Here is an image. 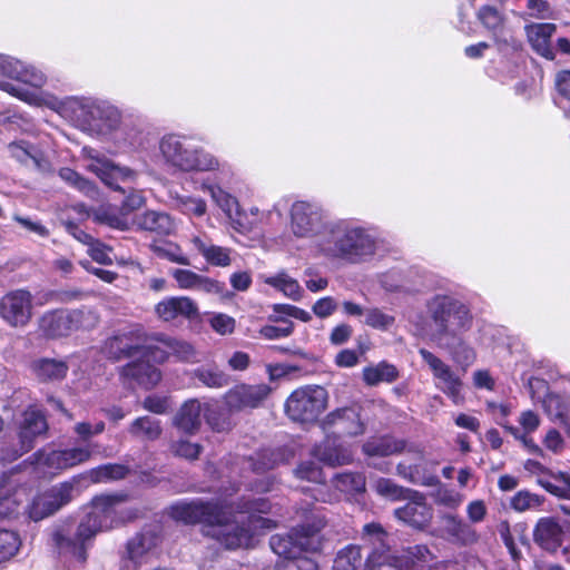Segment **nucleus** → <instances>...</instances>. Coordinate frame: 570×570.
I'll use <instances>...</instances> for the list:
<instances>
[{"mask_svg": "<svg viewBox=\"0 0 570 570\" xmlns=\"http://www.w3.org/2000/svg\"><path fill=\"white\" fill-rule=\"evenodd\" d=\"M268 510L269 503L263 499L248 501L240 507L242 513H248L245 520L233 515L226 503L194 500L173 505L170 514L187 524L202 523L205 535L215 539L226 549L235 550L250 548L256 534L275 527L273 520L261 515Z\"/></svg>", "mask_w": 570, "mask_h": 570, "instance_id": "1", "label": "nucleus"}, {"mask_svg": "<svg viewBox=\"0 0 570 570\" xmlns=\"http://www.w3.org/2000/svg\"><path fill=\"white\" fill-rule=\"evenodd\" d=\"M124 502L125 498L121 495L106 494L94 498L90 510L80 521L73 538L66 537L61 530L52 533L59 552L85 563L87 551L99 532L108 531L135 517L124 507Z\"/></svg>", "mask_w": 570, "mask_h": 570, "instance_id": "2", "label": "nucleus"}, {"mask_svg": "<svg viewBox=\"0 0 570 570\" xmlns=\"http://www.w3.org/2000/svg\"><path fill=\"white\" fill-rule=\"evenodd\" d=\"M376 250L375 238L364 228L332 222L327 234L317 238L312 246L315 257L357 264L373 256Z\"/></svg>", "mask_w": 570, "mask_h": 570, "instance_id": "3", "label": "nucleus"}, {"mask_svg": "<svg viewBox=\"0 0 570 570\" xmlns=\"http://www.w3.org/2000/svg\"><path fill=\"white\" fill-rule=\"evenodd\" d=\"M433 321L432 337L438 345H450V340L470 328L472 317L468 307L455 298L436 295L428 303Z\"/></svg>", "mask_w": 570, "mask_h": 570, "instance_id": "4", "label": "nucleus"}, {"mask_svg": "<svg viewBox=\"0 0 570 570\" xmlns=\"http://www.w3.org/2000/svg\"><path fill=\"white\" fill-rule=\"evenodd\" d=\"M0 76L10 79L0 80L2 91L30 105H40L39 95L22 85L41 88L47 81V77L41 70L10 56L0 55Z\"/></svg>", "mask_w": 570, "mask_h": 570, "instance_id": "5", "label": "nucleus"}, {"mask_svg": "<svg viewBox=\"0 0 570 570\" xmlns=\"http://www.w3.org/2000/svg\"><path fill=\"white\" fill-rule=\"evenodd\" d=\"M159 151L166 164L184 171L214 170L218 167V160L213 155L197 148L185 137H163L159 141Z\"/></svg>", "mask_w": 570, "mask_h": 570, "instance_id": "6", "label": "nucleus"}, {"mask_svg": "<svg viewBox=\"0 0 570 570\" xmlns=\"http://www.w3.org/2000/svg\"><path fill=\"white\" fill-rule=\"evenodd\" d=\"M325 523L323 517H315L312 522L293 528L288 533L274 534L269 540L271 549L282 559H293L302 557L304 552H315L321 546L318 532Z\"/></svg>", "mask_w": 570, "mask_h": 570, "instance_id": "7", "label": "nucleus"}, {"mask_svg": "<svg viewBox=\"0 0 570 570\" xmlns=\"http://www.w3.org/2000/svg\"><path fill=\"white\" fill-rule=\"evenodd\" d=\"M327 391L320 385H305L294 390L284 404L285 414L294 422L313 423L325 411Z\"/></svg>", "mask_w": 570, "mask_h": 570, "instance_id": "8", "label": "nucleus"}, {"mask_svg": "<svg viewBox=\"0 0 570 570\" xmlns=\"http://www.w3.org/2000/svg\"><path fill=\"white\" fill-rule=\"evenodd\" d=\"M332 224L322 206L297 200L289 209V230L296 238H317L326 236Z\"/></svg>", "mask_w": 570, "mask_h": 570, "instance_id": "9", "label": "nucleus"}, {"mask_svg": "<svg viewBox=\"0 0 570 570\" xmlns=\"http://www.w3.org/2000/svg\"><path fill=\"white\" fill-rule=\"evenodd\" d=\"M79 494L77 481H66L33 498L28 507V515L33 521H40L57 512Z\"/></svg>", "mask_w": 570, "mask_h": 570, "instance_id": "10", "label": "nucleus"}, {"mask_svg": "<svg viewBox=\"0 0 570 570\" xmlns=\"http://www.w3.org/2000/svg\"><path fill=\"white\" fill-rule=\"evenodd\" d=\"M91 455L90 444L50 452L38 451L35 453V463L42 473L55 475L63 470L86 463Z\"/></svg>", "mask_w": 570, "mask_h": 570, "instance_id": "11", "label": "nucleus"}, {"mask_svg": "<svg viewBox=\"0 0 570 570\" xmlns=\"http://www.w3.org/2000/svg\"><path fill=\"white\" fill-rule=\"evenodd\" d=\"M33 316V295L24 288L7 292L0 297V318L12 328H23Z\"/></svg>", "mask_w": 570, "mask_h": 570, "instance_id": "12", "label": "nucleus"}, {"mask_svg": "<svg viewBox=\"0 0 570 570\" xmlns=\"http://www.w3.org/2000/svg\"><path fill=\"white\" fill-rule=\"evenodd\" d=\"M419 353L433 374L435 387L450 397L455 405L462 404L464 396L461 377L432 352L420 348Z\"/></svg>", "mask_w": 570, "mask_h": 570, "instance_id": "13", "label": "nucleus"}, {"mask_svg": "<svg viewBox=\"0 0 570 570\" xmlns=\"http://www.w3.org/2000/svg\"><path fill=\"white\" fill-rule=\"evenodd\" d=\"M531 397L542 403V407L549 419L561 425H568L570 420V399L554 392H550L548 383L538 377H531L528 382Z\"/></svg>", "mask_w": 570, "mask_h": 570, "instance_id": "14", "label": "nucleus"}, {"mask_svg": "<svg viewBox=\"0 0 570 570\" xmlns=\"http://www.w3.org/2000/svg\"><path fill=\"white\" fill-rule=\"evenodd\" d=\"M272 393V387L265 383L237 384L224 394V404L229 413L259 407Z\"/></svg>", "mask_w": 570, "mask_h": 570, "instance_id": "15", "label": "nucleus"}, {"mask_svg": "<svg viewBox=\"0 0 570 570\" xmlns=\"http://www.w3.org/2000/svg\"><path fill=\"white\" fill-rule=\"evenodd\" d=\"M70 108L78 112L79 120L89 126H99L97 121H102L101 130H112L120 121L119 111L105 102L91 99H75L70 102Z\"/></svg>", "mask_w": 570, "mask_h": 570, "instance_id": "16", "label": "nucleus"}, {"mask_svg": "<svg viewBox=\"0 0 570 570\" xmlns=\"http://www.w3.org/2000/svg\"><path fill=\"white\" fill-rule=\"evenodd\" d=\"M146 347L156 362H165L169 356H175L183 362H193L197 356L195 347L189 342L165 334L150 336Z\"/></svg>", "mask_w": 570, "mask_h": 570, "instance_id": "17", "label": "nucleus"}, {"mask_svg": "<svg viewBox=\"0 0 570 570\" xmlns=\"http://www.w3.org/2000/svg\"><path fill=\"white\" fill-rule=\"evenodd\" d=\"M82 154L87 160L86 169L96 174L106 185L115 189L120 188L117 185L119 180H132L136 176V173L130 168L115 165L95 149L85 147Z\"/></svg>", "mask_w": 570, "mask_h": 570, "instance_id": "18", "label": "nucleus"}, {"mask_svg": "<svg viewBox=\"0 0 570 570\" xmlns=\"http://www.w3.org/2000/svg\"><path fill=\"white\" fill-rule=\"evenodd\" d=\"M434 534L455 546H470L479 540L476 531L469 523L451 513L440 517Z\"/></svg>", "mask_w": 570, "mask_h": 570, "instance_id": "19", "label": "nucleus"}, {"mask_svg": "<svg viewBox=\"0 0 570 570\" xmlns=\"http://www.w3.org/2000/svg\"><path fill=\"white\" fill-rule=\"evenodd\" d=\"M48 429L43 414L37 409H28L23 412L20 423L19 440L20 449L14 450L10 455L3 456V461L11 462L33 448V440L43 434Z\"/></svg>", "mask_w": 570, "mask_h": 570, "instance_id": "20", "label": "nucleus"}, {"mask_svg": "<svg viewBox=\"0 0 570 570\" xmlns=\"http://www.w3.org/2000/svg\"><path fill=\"white\" fill-rule=\"evenodd\" d=\"M147 344L148 338L142 341L138 331L121 332L105 342L102 352L108 358L118 361L124 357L134 356L142 351L144 354H148Z\"/></svg>", "mask_w": 570, "mask_h": 570, "instance_id": "21", "label": "nucleus"}, {"mask_svg": "<svg viewBox=\"0 0 570 570\" xmlns=\"http://www.w3.org/2000/svg\"><path fill=\"white\" fill-rule=\"evenodd\" d=\"M157 537L151 532L135 535L127 543V554L121 570H138L142 564L149 563L155 557Z\"/></svg>", "mask_w": 570, "mask_h": 570, "instance_id": "22", "label": "nucleus"}, {"mask_svg": "<svg viewBox=\"0 0 570 570\" xmlns=\"http://www.w3.org/2000/svg\"><path fill=\"white\" fill-rule=\"evenodd\" d=\"M80 320L79 311H53L40 318L39 326L46 336L57 338L73 332L79 326Z\"/></svg>", "mask_w": 570, "mask_h": 570, "instance_id": "23", "label": "nucleus"}, {"mask_svg": "<svg viewBox=\"0 0 570 570\" xmlns=\"http://www.w3.org/2000/svg\"><path fill=\"white\" fill-rule=\"evenodd\" d=\"M406 500L407 502L403 507L395 509L394 515L404 523L423 529L432 520L433 510L431 505L426 503L422 493L414 490Z\"/></svg>", "mask_w": 570, "mask_h": 570, "instance_id": "24", "label": "nucleus"}, {"mask_svg": "<svg viewBox=\"0 0 570 570\" xmlns=\"http://www.w3.org/2000/svg\"><path fill=\"white\" fill-rule=\"evenodd\" d=\"M198 314L197 304L187 296L166 297L155 305V315L166 323L180 318L194 320Z\"/></svg>", "mask_w": 570, "mask_h": 570, "instance_id": "25", "label": "nucleus"}, {"mask_svg": "<svg viewBox=\"0 0 570 570\" xmlns=\"http://www.w3.org/2000/svg\"><path fill=\"white\" fill-rule=\"evenodd\" d=\"M203 190L209 193L213 200L232 220L237 230H250L254 225L258 223V219H247V216L240 210L237 199L222 188L212 185H203Z\"/></svg>", "mask_w": 570, "mask_h": 570, "instance_id": "26", "label": "nucleus"}, {"mask_svg": "<svg viewBox=\"0 0 570 570\" xmlns=\"http://www.w3.org/2000/svg\"><path fill=\"white\" fill-rule=\"evenodd\" d=\"M324 430L334 429L336 433L356 436L364 433V424L355 407H342L328 413L322 422Z\"/></svg>", "mask_w": 570, "mask_h": 570, "instance_id": "27", "label": "nucleus"}, {"mask_svg": "<svg viewBox=\"0 0 570 570\" xmlns=\"http://www.w3.org/2000/svg\"><path fill=\"white\" fill-rule=\"evenodd\" d=\"M120 377L125 384L151 389L161 380L159 368L146 361H134L120 368Z\"/></svg>", "mask_w": 570, "mask_h": 570, "instance_id": "28", "label": "nucleus"}, {"mask_svg": "<svg viewBox=\"0 0 570 570\" xmlns=\"http://www.w3.org/2000/svg\"><path fill=\"white\" fill-rule=\"evenodd\" d=\"M311 454L320 462L332 468L353 462L352 449L337 443V440L331 436H326L321 443L315 444Z\"/></svg>", "mask_w": 570, "mask_h": 570, "instance_id": "29", "label": "nucleus"}, {"mask_svg": "<svg viewBox=\"0 0 570 570\" xmlns=\"http://www.w3.org/2000/svg\"><path fill=\"white\" fill-rule=\"evenodd\" d=\"M194 249L212 266L227 267L232 264L233 250L215 245L206 234H195L189 239Z\"/></svg>", "mask_w": 570, "mask_h": 570, "instance_id": "30", "label": "nucleus"}, {"mask_svg": "<svg viewBox=\"0 0 570 570\" xmlns=\"http://www.w3.org/2000/svg\"><path fill=\"white\" fill-rule=\"evenodd\" d=\"M528 40L532 49L540 56L552 60L554 58L550 39L556 32L553 23H531L525 27Z\"/></svg>", "mask_w": 570, "mask_h": 570, "instance_id": "31", "label": "nucleus"}, {"mask_svg": "<svg viewBox=\"0 0 570 570\" xmlns=\"http://www.w3.org/2000/svg\"><path fill=\"white\" fill-rule=\"evenodd\" d=\"M476 16L482 26L493 32L500 50L508 46L515 47L512 37L499 38L498 36V33L503 31L505 21L503 12L499 8L490 4L483 6L479 9Z\"/></svg>", "mask_w": 570, "mask_h": 570, "instance_id": "32", "label": "nucleus"}, {"mask_svg": "<svg viewBox=\"0 0 570 570\" xmlns=\"http://www.w3.org/2000/svg\"><path fill=\"white\" fill-rule=\"evenodd\" d=\"M174 425L188 434L196 433L202 425V405L196 399L186 401L177 411Z\"/></svg>", "mask_w": 570, "mask_h": 570, "instance_id": "33", "label": "nucleus"}, {"mask_svg": "<svg viewBox=\"0 0 570 570\" xmlns=\"http://www.w3.org/2000/svg\"><path fill=\"white\" fill-rule=\"evenodd\" d=\"M534 541L546 550L554 551L562 541V529L553 518H541L533 531Z\"/></svg>", "mask_w": 570, "mask_h": 570, "instance_id": "34", "label": "nucleus"}, {"mask_svg": "<svg viewBox=\"0 0 570 570\" xmlns=\"http://www.w3.org/2000/svg\"><path fill=\"white\" fill-rule=\"evenodd\" d=\"M134 225L140 230L154 232L159 235H169L175 230L173 218L166 213L155 210L137 215Z\"/></svg>", "mask_w": 570, "mask_h": 570, "instance_id": "35", "label": "nucleus"}, {"mask_svg": "<svg viewBox=\"0 0 570 570\" xmlns=\"http://www.w3.org/2000/svg\"><path fill=\"white\" fill-rule=\"evenodd\" d=\"M405 450V441L392 436L373 438L363 444V452L367 456H389Z\"/></svg>", "mask_w": 570, "mask_h": 570, "instance_id": "36", "label": "nucleus"}, {"mask_svg": "<svg viewBox=\"0 0 570 570\" xmlns=\"http://www.w3.org/2000/svg\"><path fill=\"white\" fill-rule=\"evenodd\" d=\"M33 374L42 382L59 381L65 379L68 372L66 362L53 358L36 360L31 365Z\"/></svg>", "mask_w": 570, "mask_h": 570, "instance_id": "37", "label": "nucleus"}, {"mask_svg": "<svg viewBox=\"0 0 570 570\" xmlns=\"http://www.w3.org/2000/svg\"><path fill=\"white\" fill-rule=\"evenodd\" d=\"M12 157L24 165L32 163L40 171L50 169L49 161L36 148L29 146L26 141L12 142L8 146Z\"/></svg>", "mask_w": 570, "mask_h": 570, "instance_id": "38", "label": "nucleus"}, {"mask_svg": "<svg viewBox=\"0 0 570 570\" xmlns=\"http://www.w3.org/2000/svg\"><path fill=\"white\" fill-rule=\"evenodd\" d=\"M23 497V491L11 484L0 485V519L18 514Z\"/></svg>", "mask_w": 570, "mask_h": 570, "instance_id": "39", "label": "nucleus"}, {"mask_svg": "<svg viewBox=\"0 0 570 570\" xmlns=\"http://www.w3.org/2000/svg\"><path fill=\"white\" fill-rule=\"evenodd\" d=\"M362 376L366 385L375 386L383 382H394L399 377V371L393 364L383 361L376 365L364 367Z\"/></svg>", "mask_w": 570, "mask_h": 570, "instance_id": "40", "label": "nucleus"}, {"mask_svg": "<svg viewBox=\"0 0 570 570\" xmlns=\"http://www.w3.org/2000/svg\"><path fill=\"white\" fill-rule=\"evenodd\" d=\"M333 487L347 495L361 494L365 491L366 481L361 472L337 473L332 480Z\"/></svg>", "mask_w": 570, "mask_h": 570, "instance_id": "41", "label": "nucleus"}, {"mask_svg": "<svg viewBox=\"0 0 570 570\" xmlns=\"http://www.w3.org/2000/svg\"><path fill=\"white\" fill-rule=\"evenodd\" d=\"M160 421L150 416L136 419L129 428V433L136 438L154 441L161 435Z\"/></svg>", "mask_w": 570, "mask_h": 570, "instance_id": "42", "label": "nucleus"}, {"mask_svg": "<svg viewBox=\"0 0 570 570\" xmlns=\"http://www.w3.org/2000/svg\"><path fill=\"white\" fill-rule=\"evenodd\" d=\"M374 491L382 498L391 501H402L410 498L413 490L399 485L387 478H379L373 483Z\"/></svg>", "mask_w": 570, "mask_h": 570, "instance_id": "43", "label": "nucleus"}, {"mask_svg": "<svg viewBox=\"0 0 570 570\" xmlns=\"http://www.w3.org/2000/svg\"><path fill=\"white\" fill-rule=\"evenodd\" d=\"M266 283L274 288L281 291L285 296L293 301H301L304 294L299 283L288 276L286 273H279L273 277L267 278Z\"/></svg>", "mask_w": 570, "mask_h": 570, "instance_id": "44", "label": "nucleus"}, {"mask_svg": "<svg viewBox=\"0 0 570 570\" xmlns=\"http://www.w3.org/2000/svg\"><path fill=\"white\" fill-rule=\"evenodd\" d=\"M129 473V468L124 464L109 463L97 466L88 471V476L92 482H108L125 479Z\"/></svg>", "mask_w": 570, "mask_h": 570, "instance_id": "45", "label": "nucleus"}, {"mask_svg": "<svg viewBox=\"0 0 570 570\" xmlns=\"http://www.w3.org/2000/svg\"><path fill=\"white\" fill-rule=\"evenodd\" d=\"M361 563V548L356 544H348L337 552L333 570H357Z\"/></svg>", "mask_w": 570, "mask_h": 570, "instance_id": "46", "label": "nucleus"}, {"mask_svg": "<svg viewBox=\"0 0 570 570\" xmlns=\"http://www.w3.org/2000/svg\"><path fill=\"white\" fill-rule=\"evenodd\" d=\"M440 347L446 348L455 363L465 370L475 360V353L471 346L465 344L461 336L450 340V345H439Z\"/></svg>", "mask_w": 570, "mask_h": 570, "instance_id": "47", "label": "nucleus"}, {"mask_svg": "<svg viewBox=\"0 0 570 570\" xmlns=\"http://www.w3.org/2000/svg\"><path fill=\"white\" fill-rule=\"evenodd\" d=\"M195 377L212 389H220L229 384V376L216 366L198 367L195 370Z\"/></svg>", "mask_w": 570, "mask_h": 570, "instance_id": "48", "label": "nucleus"}, {"mask_svg": "<svg viewBox=\"0 0 570 570\" xmlns=\"http://www.w3.org/2000/svg\"><path fill=\"white\" fill-rule=\"evenodd\" d=\"M544 498L527 490L517 492L510 500V507L517 512H525L539 509Z\"/></svg>", "mask_w": 570, "mask_h": 570, "instance_id": "49", "label": "nucleus"}, {"mask_svg": "<svg viewBox=\"0 0 570 570\" xmlns=\"http://www.w3.org/2000/svg\"><path fill=\"white\" fill-rule=\"evenodd\" d=\"M539 484L548 492L563 499L570 500V475L559 472L552 475V480L539 479Z\"/></svg>", "mask_w": 570, "mask_h": 570, "instance_id": "50", "label": "nucleus"}, {"mask_svg": "<svg viewBox=\"0 0 570 570\" xmlns=\"http://www.w3.org/2000/svg\"><path fill=\"white\" fill-rule=\"evenodd\" d=\"M59 177L69 186L87 196L94 197L96 195L95 185L71 168H61L59 170Z\"/></svg>", "mask_w": 570, "mask_h": 570, "instance_id": "51", "label": "nucleus"}, {"mask_svg": "<svg viewBox=\"0 0 570 570\" xmlns=\"http://www.w3.org/2000/svg\"><path fill=\"white\" fill-rule=\"evenodd\" d=\"M20 537L11 530H0V562L10 560L19 551Z\"/></svg>", "mask_w": 570, "mask_h": 570, "instance_id": "52", "label": "nucleus"}, {"mask_svg": "<svg viewBox=\"0 0 570 570\" xmlns=\"http://www.w3.org/2000/svg\"><path fill=\"white\" fill-rule=\"evenodd\" d=\"M154 252L161 258H166L173 263L180 265H189V258L183 253L181 248L173 243L154 245Z\"/></svg>", "mask_w": 570, "mask_h": 570, "instance_id": "53", "label": "nucleus"}, {"mask_svg": "<svg viewBox=\"0 0 570 570\" xmlns=\"http://www.w3.org/2000/svg\"><path fill=\"white\" fill-rule=\"evenodd\" d=\"M177 207L186 215L202 217L207 212V205L199 197L181 196L177 198Z\"/></svg>", "mask_w": 570, "mask_h": 570, "instance_id": "54", "label": "nucleus"}, {"mask_svg": "<svg viewBox=\"0 0 570 570\" xmlns=\"http://www.w3.org/2000/svg\"><path fill=\"white\" fill-rule=\"evenodd\" d=\"M274 321H279L283 325H265L261 327L259 335L265 340H278L283 337H288L294 331L293 322L285 318H275Z\"/></svg>", "mask_w": 570, "mask_h": 570, "instance_id": "55", "label": "nucleus"}, {"mask_svg": "<svg viewBox=\"0 0 570 570\" xmlns=\"http://www.w3.org/2000/svg\"><path fill=\"white\" fill-rule=\"evenodd\" d=\"M365 324L370 327L385 331L394 323V317L382 312L379 308H368L365 311Z\"/></svg>", "mask_w": 570, "mask_h": 570, "instance_id": "56", "label": "nucleus"}, {"mask_svg": "<svg viewBox=\"0 0 570 570\" xmlns=\"http://www.w3.org/2000/svg\"><path fill=\"white\" fill-rule=\"evenodd\" d=\"M317 563L312 558L302 556L293 559H281L275 570H317Z\"/></svg>", "mask_w": 570, "mask_h": 570, "instance_id": "57", "label": "nucleus"}, {"mask_svg": "<svg viewBox=\"0 0 570 570\" xmlns=\"http://www.w3.org/2000/svg\"><path fill=\"white\" fill-rule=\"evenodd\" d=\"M210 327L219 335H229L235 331L236 321L224 313H214L209 316Z\"/></svg>", "mask_w": 570, "mask_h": 570, "instance_id": "58", "label": "nucleus"}, {"mask_svg": "<svg viewBox=\"0 0 570 570\" xmlns=\"http://www.w3.org/2000/svg\"><path fill=\"white\" fill-rule=\"evenodd\" d=\"M363 533L370 540V542L376 548L377 551H385V549L387 548L385 543L387 534L380 523L372 522L365 524L363 528Z\"/></svg>", "mask_w": 570, "mask_h": 570, "instance_id": "59", "label": "nucleus"}, {"mask_svg": "<svg viewBox=\"0 0 570 570\" xmlns=\"http://www.w3.org/2000/svg\"><path fill=\"white\" fill-rule=\"evenodd\" d=\"M396 473L404 480L413 484L431 485L432 479L420 474L419 465H409L405 463H399L396 465Z\"/></svg>", "mask_w": 570, "mask_h": 570, "instance_id": "60", "label": "nucleus"}, {"mask_svg": "<svg viewBox=\"0 0 570 570\" xmlns=\"http://www.w3.org/2000/svg\"><path fill=\"white\" fill-rule=\"evenodd\" d=\"M170 450L176 456H180L186 460H196L202 452V446L198 443L179 440L171 443Z\"/></svg>", "mask_w": 570, "mask_h": 570, "instance_id": "61", "label": "nucleus"}, {"mask_svg": "<svg viewBox=\"0 0 570 570\" xmlns=\"http://www.w3.org/2000/svg\"><path fill=\"white\" fill-rule=\"evenodd\" d=\"M295 476L301 480H306L309 482H322L323 481V471L315 462L305 461L302 462L294 471Z\"/></svg>", "mask_w": 570, "mask_h": 570, "instance_id": "62", "label": "nucleus"}, {"mask_svg": "<svg viewBox=\"0 0 570 570\" xmlns=\"http://www.w3.org/2000/svg\"><path fill=\"white\" fill-rule=\"evenodd\" d=\"M13 219L28 233L35 234L40 237H48L49 230L42 225L39 220H33L30 217H23L20 215H14Z\"/></svg>", "mask_w": 570, "mask_h": 570, "instance_id": "63", "label": "nucleus"}, {"mask_svg": "<svg viewBox=\"0 0 570 570\" xmlns=\"http://www.w3.org/2000/svg\"><path fill=\"white\" fill-rule=\"evenodd\" d=\"M337 308V302L332 296H325L317 299L312 311L320 318H326L331 316Z\"/></svg>", "mask_w": 570, "mask_h": 570, "instance_id": "64", "label": "nucleus"}]
</instances>
